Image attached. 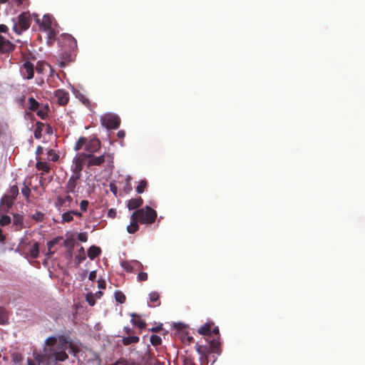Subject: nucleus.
<instances>
[{"label":"nucleus","instance_id":"f257e3e1","mask_svg":"<svg viewBox=\"0 0 365 365\" xmlns=\"http://www.w3.org/2000/svg\"><path fill=\"white\" fill-rule=\"evenodd\" d=\"M132 214L133 217H135L140 223L145 225L153 224L157 217L156 211L150 206L138 209Z\"/></svg>","mask_w":365,"mask_h":365},{"label":"nucleus","instance_id":"f03ea898","mask_svg":"<svg viewBox=\"0 0 365 365\" xmlns=\"http://www.w3.org/2000/svg\"><path fill=\"white\" fill-rule=\"evenodd\" d=\"M28 110L36 112V115L42 120L48 117L49 106L48 104H42L38 103L34 97L28 99Z\"/></svg>","mask_w":365,"mask_h":365},{"label":"nucleus","instance_id":"7ed1b4c3","mask_svg":"<svg viewBox=\"0 0 365 365\" xmlns=\"http://www.w3.org/2000/svg\"><path fill=\"white\" fill-rule=\"evenodd\" d=\"M83 156L87 159V167L100 166L104 162L113 163V156L110 153H104L100 156H96L93 154L83 153Z\"/></svg>","mask_w":365,"mask_h":365},{"label":"nucleus","instance_id":"20e7f679","mask_svg":"<svg viewBox=\"0 0 365 365\" xmlns=\"http://www.w3.org/2000/svg\"><path fill=\"white\" fill-rule=\"evenodd\" d=\"M31 22L30 14L24 12L18 16V21L14 23L13 29L17 34H21L30 27Z\"/></svg>","mask_w":365,"mask_h":365},{"label":"nucleus","instance_id":"39448f33","mask_svg":"<svg viewBox=\"0 0 365 365\" xmlns=\"http://www.w3.org/2000/svg\"><path fill=\"white\" fill-rule=\"evenodd\" d=\"M100 122L102 126L108 130L117 129L120 125V118L113 113H106L101 116Z\"/></svg>","mask_w":365,"mask_h":365},{"label":"nucleus","instance_id":"423d86ee","mask_svg":"<svg viewBox=\"0 0 365 365\" xmlns=\"http://www.w3.org/2000/svg\"><path fill=\"white\" fill-rule=\"evenodd\" d=\"M76 56V51L67 50L66 48L63 47L57 57L58 66L61 68L68 66L71 62L75 61Z\"/></svg>","mask_w":365,"mask_h":365},{"label":"nucleus","instance_id":"0eeeda50","mask_svg":"<svg viewBox=\"0 0 365 365\" xmlns=\"http://www.w3.org/2000/svg\"><path fill=\"white\" fill-rule=\"evenodd\" d=\"M8 27L4 24L0 25V34L6 33ZM15 48V45L9 40L5 39L0 35V51L3 53L12 51Z\"/></svg>","mask_w":365,"mask_h":365},{"label":"nucleus","instance_id":"6e6552de","mask_svg":"<svg viewBox=\"0 0 365 365\" xmlns=\"http://www.w3.org/2000/svg\"><path fill=\"white\" fill-rule=\"evenodd\" d=\"M85 156H83V153L76 155L73 159V164L71 165L72 174H76L81 176V171L83 168V163L85 162Z\"/></svg>","mask_w":365,"mask_h":365},{"label":"nucleus","instance_id":"1a4fd4ad","mask_svg":"<svg viewBox=\"0 0 365 365\" xmlns=\"http://www.w3.org/2000/svg\"><path fill=\"white\" fill-rule=\"evenodd\" d=\"M214 325L213 322L206 323L202 325L198 330L199 334L205 336H210L211 334H215L219 335V328L217 327H215L212 328Z\"/></svg>","mask_w":365,"mask_h":365},{"label":"nucleus","instance_id":"9d476101","mask_svg":"<svg viewBox=\"0 0 365 365\" xmlns=\"http://www.w3.org/2000/svg\"><path fill=\"white\" fill-rule=\"evenodd\" d=\"M81 176L76 174H72L67 181L66 185V193H74L76 192V186L78 185V180Z\"/></svg>","mask_w":365,"mask_h":365},{"label":"nucleus","instance_id":"9b49d317","mask_svg":"<svg viewBox=\"0 0 365 365\" xmlns=\"http://www.w3.org/2000/svg\"><path fill=\"white\" fill-rule=\"evenodd\" d=\"M54 96L56 98L57 103L61 106L66 105L69 101L68 92L63 89L56 90Z\"/></svg>","mask_w":365,"mask_h":365},{"label":"nucleus","instance_id":"f8f14e48","mask_svg":"<svg viewBox=\"0 0 365 365\" xmlns=\"http://www.w3.org/2000/svg\"><path fill=\"white\" fill-rule=\"evenodd\" d=\"M101 141L96 138H93L89 141L87 140L86 150L88 153L93 154V153L98 151L101 149Z\"/></svg>","mask_w":365,"mask_h":365},{"label":"nucleus","instance_id":"ddd939ff","mask_svg":"<svg viewBox=\"0 0 365 365\" xmlns=\"http://www.w3.org/2000/svg\"><path fill=\"white\" fill-rule=\"evenodd\" d=\"M72 202L73 197L69 195L64 197L58 195L56 198L55 205L58 210H60L62 207H70Z\"/></svg>","mask_w":365,"mask_h":365},{"label":"nucleus","instance_id":"4468645a","mask_svg":"<svg viewBox=\"0 0 365 365\" xmlns=\"http://www.w3.org/2000/svg\"><path fill=\"white\" fill-rule=\"evenodd\" d=\"M64 46H67V50H73L76 51L77 49V41L70 34H64L63 36Z\"/></svg>","mask_w":365,"mask_h":365},{"label":"nucleus","instance_id":"2eb2a0df","mask_svg":"<svg viewBox=\"0 0 365 365\" xmlns=\"http://www.w3.org/2000/svg\"><path fill=\"white\" fill-rule=\"evenodd\" d=\"M14 201V199H11V197L4 195L0 201V209L7 212L13 206Z\"/></svg>","mask_w":365,"mask_h":365},{"label":"nucleus","instance_id":"dca6fc26","mask_svg":"<svg viewBox=\"0 0 365 365\" xmlns=\"http://www.w3.org/2000/svg\"><path fill=\"white\" fill-rule=\"evenodd\" d=\"M197 352L201 355L200 357V363L201 365H207V355L209 354L208 349L207 346H203L201 345L196 346Z\"/></svg>","mask_w":365,"mask_h":365},{"label":"nucleus","instance_id":"f3484780","mask_svg":"<svg viewBox=\"0 0 365 365\" xmlns=\"http://www.w3.org/2000/svg\"><path fill=\"white\" fill-rule=\"evenodd\" d=\"M13 226L16 231H19L24 227V217L20 214H14L13 216Z\"/></svg>","mask_w":365,"mask_h":365},{"label":"nucleus","instance_id":"a211bd4d","mask_svg":"<svg viewBox=\"0 0 365 365\" xmlns=\"http://www.w3.org/2000/svg\"><path fill=\"white\" fill-rule=\"evenodd\" d=\"M143 202V200L140 197L132 198L128 200L127 207L130 210H135L140 207Z\"/></svg>","mask_w":365,"mask_h":365},{"label":"nucleus","instance_id":"6ab92c4d","mask_svg":"<svg viewBox=\"0 0 365 365\" xmlns=\"http://www.w3.org/2000/svg\"><path fill=\"white\" fill-rule=\"evenodd\" d=\"M51 358L53 359L56 361H64L68 358V356L66 351L58 350L56 351H53L51 354Z\"/></svg>","mask_w":365,"mask_h":365},{"label":"nucleus","instance_id":"aec40b11","mask_svg":"<svg viewBox=\"0 0 365 365\" xmlns=\"http://www.w3.org/2000/svg\"><path fill=\"white\" fill-rule=\"evenodd\" d=\"M24 69L25 70V78L27 79H31L34 77V64L29 61H26L23 65Z\"/></svg>","mask_w":365,"mask_h":365},{"label":"nucleus","instance_id":"412c9836","mask_svg":"<svg viewBox=\"0 0 365 365\" xmlns=\"http://www.w3.org/2000/svg\"><path fill=\"white\" fill-rule=\"evenodd\" d=\"M130 224L127 226V232L130 234H134L139 230L138 221L135 217L130 216Z\"/></svg>","mask_w":365,"mask_h":365},{"label":"nucleus","instance_id":"4be33fe9","mask_svg":"<svg viewBox=\"0 0 365 365\" xmlns=\"http://www.w3.org/2000/svg\"><path fill=\"white\" fill-rule=\"evenodd\" d=\"M37 22L39 24L40 29L43 30L51 28L52 20L51 16L48 15H44L43 16L41 23H40L38 19L37 20Z\"/></svg>","mask_w":365,"mask_h":365},{"label":"nucleus","instance_id":"5701e85b","mask_svg":"<svg viewBox=\"0 0 365 365\" xmlns=\"http://www.w3.org/2000/svg\"><path fill=\"white\" fill-rule=\"evenodd\" d=\"M69 340L63 336H58L57 339V349L66 351L68 349Z\"/></svg>","mask_w":365,"mask_h":365},{"label":"nucleus","instance_id":"b1692460","mask_svg":"<svg viewBox=\"0 0 365 365\" xmlns=\"http://www.w3.org/2000/svg\"><path fill=\"white\" fill-rule=\"evenodd\" d=\"M131 317H132L131 322L133 325L138 327L140 329L145 328L146 324L143 320L141 319V318L139 315L133 313L131 314Z\"/></svg>","mask_w":365,"mask_h":365},{"label":"nucleus","instance_id":"393cba45","mask_svg":"<svg viewBox=\"0 0 365 365\" xmlns=\"http://www.w3.org/2000/svg\"><path fill=\"white\" fill-rule=\"evenodd\" d=\"M101 253V250L99 247L92 245L88 250V257L93 260L96 257L99 256Z\"/></svg>","mask_w":365,"mask_h":365},{"label":"nucleus","instance_id":"a878e982","mask_svg":"<svg viewBox=\"0 0 365 365\" xmlns=\"http://www.w3.org/2000/svg\"><path fill=\"white\" fill-rule=\"evenodd\" d=\"M220 341L219 340V338H217V339H212L210 341V350H208L209 353L210 352H213V353H217V354H219L220 353Z\"/></svg>","mask_w":365,"mask_h":365},{"label":"nucleus","instance_id":"bb28decb","mask_svg":"<svg viewBox=\"0 0 365 365\" xmlns=\"http://www.w3.org/2000/svg\"><path fill=\"white\" fill-rule=\"evenodd\" d=\"M139 340L140 339L137 336H128L123 338L122 343L125 346H128L131 344L138 343Z\"/></svg>","mask_w":365,"mask_h":365},{"label":"nucleus","instance_id":"cd10ccee","mask_svg":"<svg viewBox=\"0 0 365 365\" xmlns=\"http://www.w3.org/2000/svg\"><path fill=\"white\" fill-rule=\"evenodd\" d=\"M43 127V123H41L40 121H37L36 123V129L34 130V135L36 139H40L42 137V131Z\"/></svg>","mask_w":365,"mask_h":365},{"label":"nucleus","instance_id":"c85d7f7f","mask_svg":"<svg viewBox=\"0 0 365 365\" xmlns=\"http://www.w3.org/2000/svg\"><path fill=\"white\" fill-rule=\"evenodd\" d=\"M39 253V243L35 242L29 250L30 256L33 259L38 257Z\"/></svg>","mask_w":365,"mask_h":365},{"label":"nucleus","instance_id":"c756f323","mask_svg":"<svg viewBox=\"0 0 365 365\" xmlns=\"http://www.w3.org/2000/svg\"><path fill=\"white\" fill-rule=\"evenodd\" d=\"M36 168H37V170H42L45 173H49L51 170V167L48 165V163L43 161L37 162L36 164Z\"/></svg>","mask_w":365,"mask_h":365},{"label":"nucleus","instance_id":"7c9ffc66","mask_svg":"<svg viewBox=\"0 0 365 365\" xmlns=\"http://www.w3.org/2000/svg\"><path fill=\"white\" fill-rule=\"evenodd\" d=\"M159 297H160L159 294L157 292H153L150 293V294H149L150 302L151 303H153V304L151 305L152 307H156V306H159L160 304Z\"/></svg>","mask_w":365,"mask_h":365},{"label":"nucleus","instance_id":"2f4dec72","mask_svg":"<svg viewBox=\"0 0 365 365\" xmlns=\"http://www.w3.org/2000/svg\"><path fill=\"white\" fill-rule=\"evenodd\" d=\"M86 143H87V138L85 137H81L78 138L77 142L74 145V150L76 151L80 150L83 146L85 145V148L86 147Z\"/></svg>","mask_w":365,"mask_h":365},{"label":"nucleus","instance_id":"473e14b6","mask_svg":"<svg viewBox=\"0 0 365 365\" xmlns=\"http://www.w3.org/2000/svg\"><path fill=\"white\" fill-rule=\"evenodd\" d=\"M9 319L8 312L6 309L0 307V324H5Z\"/></svg>","mask_w":365,"mask_h":365},{"label":"nucleus","instance_id":"72a5a7b5","mask_svg":"<svg viewBox=\"0 0 365 365\" xmlns=\"http://www.w3.org/2000/svg\"><path fill=\"white\" fill-rule=\"evenodd\" d=\"M121 267L128 272H134L133 262L131 261H122L120 262Z\"/></svg>","mask_w":365,"mask_h":365},{"label":"nucleus","instance_id":"f704fd0d","mask_svg":"<svg viewBox=\"0 0 365 365\" xmlns=\"http://www.w3.org/2000/svg\"><path fill=\"white\" fill-rule=\"evenodd\" d=\"M43 31L47 33V38L49 43H51L55 41L56 34L55 30L52 27L48 29H44Z\"/></svg>","mask_w":365,"mask_h":365},{"label":"nucleus","instance_id":"c9c22d12","mask_svg":"<svg viewBox=\"0 0 365 365\" xmlns=\"http://www.w3.org/2000/svg\"><path fill=\"white\" fill-rule=\"evenodd\" d=\"M115 299L120 304H123L125 302V295L121 291H116L114 294Z\"/></svg>","mask_w":365,"mask_h":365},{"label":"nucleus","instance_id":"e433bc0d","mask_svg":"<svg viewBox=\"0 0 365 365\" xmlns=\"http://www.w3.org/2000/svg\"><path fill=\"white\" fill-rule=\"evenodd\" d=\"M18 195H19V187H17L16 185H14L11 186L9 191V194L6 195L11 197V199L15 200L16 198V197L18 196Z\"/></svg>","mask_w":365,"mask_h":365},{"label":"nucleus","instance_id":"4c0bfd02","mask_svg":"<svg viewBox=\"0 0 365 365\" xmlns=\"http://www.w3.org/2000/svg\"><path fill=\"white\" fill-rule=\"evenodd\" d=\"M73 217L71 210L66 212L62 215V222H71L73 221Z\"/></svg>","mask_w":365,"mask_h":365},{"label":"nucleus","instance_id":"58836bf2","mask_svg":"<svg viewBox=\"0 0 365 365\" xmlns=\"http://www.w3.org/2000/svg\"><path fill=\"white\" fill-rule=\"evenodd\" d=\"M31 219L36 222H41L44 219V214L40 211H37L31 215Z\"/></svg>","mask_w":365,"mask_h":365},{"label":"nucleus","instance_id":"ea45409f","mask_svg":"<svg viewBox=\"0 0 365 365\" xmlns=\"http://www.w3.org/2000/svg\"><path fill=\"white\" fill-rule=\"evenodd\" d=\"M148 185V182L145 180H142L136 187V192L141 194L144 192L145 187Z\"/></svg>","mask_w":365,"mask_h":365},{"label":"nucleus","instance_id":"a19ab883","mask_svg":"<svg viewBox=\"0 0 365 365\" xmlns=\"http://www.w3.org/2000/svg\"><path fill=\"white\" fill-rule=\"evenodd\" d=\"M63 240V237H55L54 239H53L52 240H50L47 242V247H48V250H52L53 247L57 244L59 243V242Z\"/></svg>","mask_w":365,"mask_h":365},{"label":"nucleus","instance_id":"79ce46f5","mask_svg":"<svg viewBox=\"0 0 365 365\" xmlns=\"http://www.w3.org/2000/svg\"><path fill=\"white\" fill-rule=\"evenodd\" d=\"M150 341L153 346H158L162 343L161 338L155 334H153L150 336Z\"/></svg>","mask_w":365,"mask_h":365},{"label":"nucleus","instance_id":"37998d69","mask_svg":"<svg viewBox=\"0 0 365 365\" xmlns=\"http://www.w3.org/2000/svg\"><path fill=\"white\" fill-rule=\"evenodd\" d=\"M11 223V217L8 215H4L0 217V225L6 226Z\"/></svg>","mask_w":365,"mask_h":365},{"label":"nucleus","instance_id":"c03bdc74","mask_svg":"<svg viewBox=\"0 0 365 365\" xmlns=\"http://www.w3.org/2000/svg\"><path fill=\"white\" fill-rule=\"evenodd\" d=\"M21 193L26 197L27 202H29L31 190L27 185H24V187L21 188Z\"/></svg>","mask_w":365,"mask_h":365},{"label":"nucleus","instance_id":"a18cd8bd","mask_svg":"<svg viewBox=\"0 0 365 365\" xmlns=\"http://www.w3.org/2000/svg\"><path fill=\"white\" fill-rule=\"evenodd\" d=\"M133 264L134 272L137 271H140L143 269V265L141 262L138 260H132Z\"/></svg>","mask_w":365,"mask_h":365},{"label":"nucleus","instance_id":"49530a36","mask_svg":"<svg viewBox=\"0 0 365 365\" xmlns=\"http://www.w3.org/2000/svg\"><path fill=\"white\" fill-rule=\"evenodd\" d=\"M183 365H195L193 358L191 356H184Z\"/></svg>","mask_w":365,"mask_h":365},{"label":"nucleus","instance_id":"de8ad7c7","mask_svg":"<svg viewBox=\"0 0 365 365\" xmlns=\"http://www.w3.org/2000/svg\"><path fill=\"white\" fill-rule=\"evenodd\" d=\"M137 279L138 282H145L148 279V274L144 272H140L138 274Z\"/></svg>","mask_w":365,"mask_h":365},{"label":"nucleus","instance_id":"09e8293b","mask_svg":"<svg viewBox=\"0 0 365 365\" xmlns=\"http://www.w3.org/2000/svg\"><path fill=\"white\" fill-rule=\"evenodd\" d=\"M57 344V338L52 336L49 337L46 340V344L48 346H52Z\"/></svg>","mask_w":365,"mask_h":365},{"label":"nucleus","instance_id":"8fccbe9b","mask_svg":"<svg viewBox=\"0 0 365 365\" xmlns=\"http://www.w3.org/2000/svg\"><path fill=\"white\" fill-rule=\"evenodd\" d=\"M89 202L86 200H83L80 202V208L82 212H86L88 209Z\"/></svg>","mask_w":365,"mask_h":365},{"label":"nucleus","instance_id":"3c124183","mask_svg":"<svg viewBox=\"0 0 365 365\" xmlns=\"http://www.w3.org/2000/svg\"><path fill=\"white\" fill-rule=\"evenodd\" d=\"M78 240L82 242H86L88 240V235L86 232H80L78 235Z\"/></svg>","mask_w":365,"mask_h":365},{"label":"nucleus","instance_id":"603ef678","mask_svg":"<svg viewBox=\"0 0 365 365\" xmlns=\"http://www.w3.org/2000/svg\"><path fill=\"white\" fill-rule=\"evenodd\" d=\"M64 246L69 247L71 248H73L74 247L75 242L73 238H67L64 242Z\"/></svg>","mask_w":365,"mask_h":365},{"label":"nucleus","instance_id":"864d4df0","mask_svg":"<svg viewBox=\"0 0 365 365\" xmlns=\"http://www.w3.org/2000/svg\"><path fill=\"white\" fill-rule=\"evenodd\" d=\"M117 212L116 210L114 208H110L108 211V217L110 218H115L116 217Z\"/></svg>","mask_w":365,"mask_h":365},{"label":"nucleus","instance_id":"5fc2aeb1","mask_svg":"<svg viewBox=\"0 0 365 365\" xmlns=\"http://www.w3.org/2000/svg\"><path fill=\"white\" fill-rule=\"evenodd\" d=\"M130 180H131V177L129 176V175L127 176L126 178H125V180H126V188H127L126 192H130L132 190V187H131V185H130Z\"/></svg>","mask_w":365,"mask_h":365},{"label":"nucleus","instance_id":"6e6d98bb","mask_svg":"<svg viewBox=\"0 0 365 365\" xmlns=\"http://www.w3.org/2000/svg\"><path fill=\"white\" fill-rule=\"evenodd\" d=\"M110 190L116 196L118 192V188L115 183H110L109 185Z\"/></svg>","mask_w":365,"mask_h":365},{"label":"nucleus","instance_id":"4d7b16f0","mask_svg":"<svg viewBox=\"0 0 365 365\" xmlns=\"http://www.w3.org/2000/svg\"><path fill=\"white\" fill-rule=\"evenodd\" d=\"M98 286L100 289H106V283L104 279H98Z\"/></svg>","mask_w":365,"mask_h":365},{"label":"nucleus","instance_id":"13d9d810","mask_svg":"<svg viewBox=\"0 0 365 365\" xmlns=\"http://www.w3.org/2000/svg\"><path fill=\"white\" fill-rule=\"evenodd\" d=\"M86 300L88 302V303L91 305V306H93L95 304V300L93 299V296L92 294H91L90 296L89 295H87L86 297Z\"/></svg>","mask_w":365,"mask_h":365},{"label":"nucleus","instance_id":"bf43d9fd","mask_svg":"<svg viewBox=\"0 0 365 365\" xmlns=\"http://www.w3.org/2000/svg\"><path fill=\"white\" fill-rule=\"evenodd\" d=\"M96 278V271H92L90 272L89 275H88V279L91 281H94Z\"/></svg>","mask_w":365,"mask_h":365},{"label":"nucleus","instance_id":"052dcab7","mask_svg":"<svg viewBox=\"0 0 365 365\" xmlns=\"http://www.w3.org/2000/svg\"><path fill=\"white\" fill-rule=\"evenodd\" d=\"M125 135V133L123 130H120L117 133V136L118 138L123 139Z\"/></svg>","mask_w":365,"mask_h":365},{"label":"nucleus","instance_id":"680f3d73","mask_svg":"<svg viewBox=\"0 0 365 365\" xmlns=\"http://www.w3.org/2000/svg\"><path fill=\"white\" fill-rule=\"evenodd\" d=\"M81 101L86 106H88L90 105L89 100L88 98H86V97L83 96L82 98H81Z\"/></svg>","mask_w":365,"mask_h":365},{"label":"nucleus","instance_id":"e2e57ef3","mask_svg":"<svg viewBox=\"0 0 365 365\" xmlns=\"http://www.w3.org/2000/svg\"><path fill=\"white\" fill-rule=\"evenodd\" d=\"M76 258L78 262H81L83 260H84L86 259V255H85V254H83V255H79L76 256Z\"/></svg>","mask_w":365,"mask_h":365},{"label":"nucleus","instance_id":"0e129e2a","mask_svg":"<svg viewBox=\"0 0 365 365\" xmlns=\"http://www.w3.org/2000/svg\"><path fill=\"white\" fill-rule=\"evenodd\" d=\"M124 331L128 335H130L134 332V331L129 327H125Z\"/></svg>","mask_w":365,"mask_h":365},{"label":"nucleus","instance_id":"69168bd1","mask_svg":"<svg viewBox=\"0 0 365 365\" xmlns=\"http://www.w3.org/2000/svg\"><path fill=\"white\" fill-rule=\"evenodd\" d=\"M71 212L73 214V216L75 215L76 217H82V214L81 212L77 211V210H71Z\"/></svg>","mask_w":365,"mask_h":365},{"label":"nucleus","instance_id":"338daca9","mask_svg":"<svg viewBox=\"0 0 365 365\" xmlns=\"http://www.w3.org/2000/svg\"><path fill=\"white\" fill-rule=\"evenodd\" d=\"M6 240V237L2 233V230L0 228V242L4 243Z\"/></svg>","mask_w":365,"mask_h":365},{"label":"nucleus","instance_id":"774afa93","mask_svg":"<svg viewBox=\"0 0 365 365\" xmlns=\"http://www.w3.org/2000/svg\"><path fill=\"white\" fill-rule=\"evenodd\" d=\"M114 365H128L126 363H125V361L123 359H119L118 360Z\"/></svg>","mask_w":365,"mask_h":365}]
</instances>
